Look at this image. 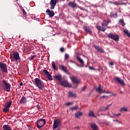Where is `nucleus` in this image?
<instances>
[{
    "instance_id": "57",
    "label": "nucleus",
    "mask_w": 130,
    "mask_h": 130,
    "mask_svg": "<svg viewBox=\"0 0 130 130\" xmlns=\"http://www.w3.org/2000/svg\"><path fill=\"white\" fill-rule=\"evenodd\" d=\"M78 67H80L81 66L77 65ZM81 67H83V66H81Z\"/></svg>"
},
{
    "instance_id": "38",
    "label": "nucleus",
    "mask_w": 130,
    "mask_h": 130,
    "mask_svg": "<svg viewBox=\"0 0 130 130\" xmlns=\"http://www.w3.org/2000/svg\"><path fill=\"white\" fill-rule=\"evenodd\" d=\"M43 72L44 73V74H45L46 76L48 75L49 74V72L47 70H46V69H44L43 70Z\"/></svg>"
},
{
    "instance_id": "44",
    "label": "nucleus",
    "mask_w": 130,
    "mask_h": 130,
    "mask_svg": "<svg viewBox=\"0 0 130 130\" xmlns=\"http://www.w3.org/2000/svg\"><path fill=\"white\" fill-rule=\"evenodd\" d=\"M121 115V113H119V114H114V116H120Z\"/></svg>"
},
{
    "instance_id": "39",
    "label": "nucleus",
    "mask_w": 130,
    "mask_h": 130,
    "mask_svg": "<svg viewBox=\"0 0 130 130\" xmlns=\"http://www.w3.org/2000/svg\"><path fill=\"white\" fill-rule=\"evenodd\" d=\"M73 104H74V103L69 102V103H66L65 105H66V106H70V105H73Z\"/></svg>"
},
{
    "instance_id": "12",
    "label": "nucleus",
    "mask_w": 130,
    "mask_h": 130,
    "mask_svg": "<svg viewBox=\"0 0 130 130\" xmlns=\"http://www.w3.org/2000/svg\"><path fill=\"white\" fill-rule=\"evenodd\" d=\"M103 87L101 84H100L98 87L96 88L95 91L96 92H98L99 94H102L104 90L103 89Z\"/></svg>"
},
{
    "instance_id": "32",
    "label": "nucleus",
    "mask_w": 130,
    "mask_h": 130,
    "mask_svg": "<svg viewBox=\"0 0 130 130\" xmlns=\"http://www.w3.org/2000/svg\"><path fill=\"white\" fill-rule=\"evenodd\" d=\"M76 59L77 60H78V61H79V62H80V63H81V64H84V60H83V59H82V58H81L79 57H77Z\"/></svg>"
},
{
    "instance_id": "31",
    "label": "nucleus",
    "mask_w": 130,
    "mask_h": 130,
    "mask_svg": "<svg viewBox=\"0 0 130 130\" xmlns=\"http://www.w3.org/2000/svg\"><path fill=\"white\" fill-rule=\"evenodd\" d=\"M120 111H124L125 112H127L128 111V109L127 107H124L120 109Z\"/></svg>"
},
{
    "instance_id": "50",
    "label": "nucleus",
    "mask_w": 130,
    "mask_h": 130,
    "mask_svg": "<svg viewBox=\"0 0 130 130\" xmlns=\"http://www.w3.org/2000/svg\"><path fill=\"white\" fill-rule=\"evenodd\" d=\"M109 64L110 66H114V63H113V62L111 61V62H110Z\"/></svg>"
},
{
    "instance_id": "30",
    "label": "nucleus",
    "mask_w": 130,
    "mask_h": 130,
    "mask_svg": "<svg viewBox=\"0 0 130 130\" xmlns=\"http://www.w3.org/2000/svg\"><path fill=\"white\" fill-rule=\"evenodd\" d=\"M88 115L91 117H96V116H95V114H94V112H93V111H90L89 112Z\"/></svg>"
},
{
    "instance_id": "18",
    "label": "nucleus",
    "mask_w": 130,
    "mask_h": 130,
    "mask_svg": "<svg viewBox=\"0 0 130 130\" xmlns=\"http://www.w3.org/2000/svg\"><path fill=\"white\" fill-rule=\"evenodd\" d=\"M54 79H56L57 81H59V83L61 81V79H62V77L60 75H55L53 77Z\"/></svg>"
},
{
    "instance_id": "58",
    "label": "nucleus",
    "mask_w": 130,
    "mask_h": 130,
    "mask_svg": "<svg viewBox=\"0 0 130 130\" xmlns=\"http://www.w3.org/2000/svg\"><path fill=\"white\" fill-rule=\"evenodd\" d=\"M110 4H113V3H112V2H110Z\"/></svg>"
},
{
    "instance_id": "7",
    "label": "nucleus",
    "mask_w": 130,
    "mask_h": 130,
    "mask_svg": "<svg viewBox=\"0 0 130 130\" xmlns=\"http://www.w3.org/2000/svg\"><path fill=\"white\" fill-rule=\"evenodd\" d=\"M70 79L72 82L73 83V84H80V83H81V81L79 80V79H78V77L77 76H71Z\"/></svg>"
},
{
    "instance_id": "48",
    "label": "nucleus",
    "mask_w": 130,
    "mask_h": 130,
    "mask_svg": "<svg viewBox=\"0 0 130 130\" xmlns=\"http://www.w3.org/2000/svg\"><path fill=\"white\" fill-rule=\"evenodd\" d=\"M113 121H114V122L116 121V122H118L119 123H121V122H120L119 120H113Z\"/></svg>"
},
{
    "instance_id": "45",
    "label": "nucleus",
    "mask_w": 130,
    "mask_h": 130,
    "mask_svg": "<svg viewBox=\"0 0 130 130\" xmlns=\"http://www.w3.org/2000/svg\"><path fill=\"white\" fill-rule=\"evenodd\" d=\"M86 88H87L86 86H84L83 88L81 89V92H84V91L86 90Z\"/></svg>"
},
{
    "instance_id": "27",
    "label": "nucleus",
    "mask_w": 130,
    "mask_h": 130,
    "mask_svg": "<svg viewBox=\"0 0 130 130\" xmlns=\"http://www.w3.org/2000/svg\"><path fill=\"white\" fill-rule=\"evenodd\" d=\"M52 69H53V70H54V71H56L58 70L57 67H56V66H55V62H54V61L52 62Z\"/></svg>"
},
{
    "instance_id": "1",
    "label": "nucleus",
    "mask_w": 130,
    "mask_h": 130,
    "mask_svg": "<svg viewBox=\"0 0 130 130\" xmlns=\"http://www.w3.org/2000/svg\"><path fill=\"white\" fill-rule=\"evenodd\" d=\"M35 83L40 90H43V88H44V83L40 79L36 78L35 79Z\"/></svg>"
},
{
    "instance_id": "28",
    "label": "nucleus",
    "mask_w": 130,
    "mask_h": 130,
    "mask_svg": "<svg viewBox=\"0 0 130 130\" xmlns=\"http://www.w3.org/2000/svg\"><path fill=\"white\" fill-rule=\"evenodd\" d=\"M119 24H120V25H121V26H122L123 27H124V26H125V23H124V21L123 20V19H120L119 21Z\"/></svg>"
},
{
    "instance_id": "40",
    "label": "nucleus",
    "mask_w": 130,
    "mask_h": 130,
    "mask_svg": "<svg viewBox=\"0 0 130 130\" xmlns=\"http://www.w3.org/2000/svg\"><path fill=\"white\" fill-rule=\"evenodd\" d=\"M77 109H78V106H76L71 108V110H72V111H74V110H77Z\"/></svg>"
},
{
    "instance_id": "60",
    "label": "nucleus",
    "mask_w": 130,
    "mask_h": 130,
    "mask_svg": "<svg viewBox=\"0 0 130 130\" xmlns=\"http://www.w3.org/2000/svg\"><path fill=\"white\" fill-rule=\"evenodd\" d=\"M19 38H21V36H19Z\"/></svg>"
},
{
    "instance_id": "3",
    "label": "nucleus",
    "mask_w": 130,
    "mask_h": 130,
    "mask_svg": "<svg viewBox=\"0 0 130 130\" xmlns=\"http://www.w3.org/2000/svg\"><path fill=\"white\" fill-rule=\"evenodd\" d=\"M107 37L114 40V41H119V36L117 34L113 35L112 32H110L107 35Z\"/></svg>"
},
{
    "instance_id": "29",
    "label": "nucleus",
    "mask_w": 130,
    "mask_h": 130,
    "mask_svg": "<svg viewBox=\"0 0 130 130\" xmlns=\"http://www.w3.org/2000/svg\"><path fill=\"white\" fill-rule=\"evenodd\" d=\"M9 111H10V108L5 106L4 108L3 109V112L7 113V112H9Z\"/></svg>"
},
{
    "instance_id": "9",
    "label": "nucleus",
    "mask_w": 130,
    "mask_h": 130,
    "mask_svg": "<svg viewBox=\"0 0 130 130\" xmlns=\"http://www.w3.org/2000/svg\"><path fill=\"white\" fill-rule=\"evenodd\" d=\"M60 126L61 125V123L60 121L59 120H54V124L53 125V129H55L56 127H58V126Z\"/></svg>"
},
{
    "instance_id": "41",
    "label": "nucleus",
    "mask_w": 130,
    "mask_h": 130,
    "mask_svg": "<svg viewBox=\"0 0 130 130\" xmlns=\"http://www.w3.org/2000/svg\"><path fill=\"white\" fill-rule=\"evenodd\" d=\"M22 12L23 13V17H26V15H27V13L25 12V10L22 9Z\"/></svg>"
},
{
    "instance_id": "35",
    "label": "nucleus",
    "mask_w": 130,
    "mask_h": 130,
    "mask_svg": "<svg viewBox=\"0 0 130 130\" xmlns=\"http://www.w3.org/2000/svg\"><path fill=\"white\" fill-rule=\"evenodd\" d=\"M12 105V101L8 102L7 105L5 106L6 107L10 108Z\"/></svg>"
},
{
    "instance_id": "64",
    "label": "nucleus",
    "mask_w": 130,
    "mask_h": 130,
    "mask_svg": "<svg viewBox=\"0 0 130 130\" xmlns=\"http://www.w3.org/2000/svg\"><path fill=\"white\" fill-rule=\"evenodd\" d=\"M78 86H77L75 88H77Z\"/></svg>"
},
{
    "instance_id": "43",
    "label": "nucleus",
    "mask_w": 130,
    "mask_h": 130,
    "mask_svg": "<svg viewBox=\"0 0 130 130\" xmlns=\"http://www.w3.org/2000/svg\"><path fill=\"white\" fill-rule=\"evenodd\" d=\"M103 93H105L106 94H111V92L110 91H103Z\"/></svg>"
},
{
    "instance_id": "20",
    "label": "nucleus",
    "mask_w": 130,
    "mask_h": 130,
    "mask_svg": "<svg viewBox=\"0 0 130 130\" xmlns=\"http://www.w3.org/2000/svg\"><path fill=\"white\" fill-rule=\"evenodd\" d=\"M69 7H70V8H76L77 7V4L75 3V2H70L68 4Z\"/></svg>"
},
{
    "instance_id": "13",
    "label": "nucleus",
    "mask_w": 130,
    "mask_h": 130,
    "mask_svg": "<svg viewBox=\"0 0 130 130\" xmlns=\"http://www.w3.org/2000/svg\"><path fill=\"white\" fill-rule=\"evenodd\" d=\"M56 5V0H51L50 1V7L51 10H53L55 8Z\"/></svg>"
},
{
    "instance_id": "25",
    "label": "nucleus",
    "mask_w": 130,
    "mask_h": 130,
    "mask_svg": "<svg viewBox=\"0 0 130 130\" xmlns=\"http://www.w3.org/2000/svg\"><path fill=\"white\" fill-rule=\"evenodd\" d=\"M82 115H83V112H78L77 113H76L75 114V117L76 118H80V117H81V116H82Z\"/></svg>"
},
{
    "instance_id": "34",
    "label": "nucleus",
    "mask_w": 130,
    "mask_h": 130,
    "mask_svg": "<svg viewBox=\"0 0 130 130\" xmlns=\"http://www.w3.org/2000/svg\"><path fill=\"white\" fill-rule=\"evenodd\" d=\"M46 77L48 79L49 81H52L53 80V79L52 78V76H51L50 74H48Z\"/></svg>"
},
{
    "instance_id": "61",
    "label": "nucleus",
    "mask_w": 130,
    "mask_h": 130,
    "mask_svg": "<svg viewBox=\"0 0 130 130\" xmlns=\"http://www.w3.org/2000/svg\"><path fill=\"white\" fill-rule=\"evenodd\" d=\"M120 93H122V91H120Z\"/></svg>"
},
{
    "instance_id": "19",
    "label": "nucleus",
    "mask_w": 130,
    "mask_h": 130,
    "mask_svg": "<svg viewBox=\"0 0 130 130\" xmlns=\"http://www.w3.org/2000/svg\"><path fill=\"white\" fill-rule=\"evenodd\" d=\"M94 48H95L96 50H97L98 52H101V53H103V52H104V51L102 50V49L101 48V47L99 46H94Z\"/></svg>"
},
{
    "instance_id": "56",
    "label": "nucleus",
    "mask_w": 130,
    "mask_h": 130,
    "mask_svg": "<svg viewBox=\"0 0 130 130\" xmlns=\"http://www.w3.org/2000/svg\"><path fill=\"white\" fill-rule=\"evenodd\" d=\"M107 28H111V27L108 26Z\"/></svg>"
},
{
    "instance_id": "4",
    "label": "nucleus",
    "mask_w": 130,
    "mask_h": 130,
    "mask_svg": "<svg viewBox=\"0 0 130 130\" xmlns=\"http://www.w3.org/2000/svg\"><path fill=\"white\" fill-rule=\"evenodd\" d=\"M2 85L5 88V90L7 92H10V91H11V85L7 83V80L3 79L2 81Z\"/></svg>"
},
{
    "instance_id": "21",
    "label": "nucleus",
    "mask_w": 130,
    "mask_h": 130,
    "mask_svg": "<svg viewBox=\"0 0 130 130\" xmlns=\"http://www.w3.org/2000/svg\"><path fill=\"white\" fill-rule=\"evenodd\" d=\"M26 101H27V99H26V97L22 96L19 102L20 104H25Z\"/></svg>"
},
{
    "instance_id": "63",
    "label": "nucleus",
    "mask_w": 130,
    "mask_h": 130,
    "mask_svg": "<svg viewBox=\"0 0 130 130\" xmlns=\"http://www.w3.org/2000/svg\"><path fill=\"white\" fill-rule=\"evenodd\" d=\"M93 7H95V8H96V6H95V5Z\"/></svg>"
},
{
    "instance_id": "23",
    "label": "nucleus",
    "mask_w": 130,
    "mask_h": 130,
    "mask_svg": "<svg viewBox=\"0 0 130 130\" xmlns=\"http://www.w3.org/2000/svg\"><path fill=\"white\" fill-rule=\"evenodd\" d=\"M69 97H71L72 98H75V97H77V93H74L72 91H69Z\"/></svg>"
},
{
    "instance_id": "24",
    "label": "nucleus",
    "mask_w": 130,
    "mask_h": 130,
    "mask_svg": "<svg viewBox=\"0 0 130 130\" xmlns=\"http://www.w3.org/2000/svg\"><path fill=\"white\" fill-rule=\"evenodd\" d=\"M96 28L98 29V30H100V31H102L103 32H105L106 30V28L103 26H96Z\"/></svg>"
},
{
    "instance_id": "47",
    "label": "nucleus",
    "mask_w": 130,
    "mask_h": 130,
    "mask_svg": "<svg viewBox=\"0 0 130 130\" xmlns=\"http://www.w3.org/2000/svg\"><path fill=\"white\" fill-rule=\"evenodd\" d=\"M112 104H111L110 105H108L106 108L105 109V110H108V108H109V107H110V106Z\"/></svg>"
},
{
    "instance_id": "33",
    "label": "nucleus",
    "mask_w": 130,
    "mask_h": 130,
    "mask_svg": "<svg viewBox=\"0 0 130 130\" xmlns=\"http://www.w3.org/2000/svg\"><path fill=\"white\" fill-rule=\"evenodd\" d=\"M123 32L126 34V35H127V36H128V37H130V33L127 29H124Z\"/></svg>"
},
{
    "instance_id": "59",
    "label": "nucleus",
    "mask_w": 130,
    "mask_h": 130,
    "mask_svg": "<svg viewBox=\"0 0 130 130\" xmlns=\"http://www.w3.org/2000/svg\"><path fill=\"white\" fill-rule=\"evenodd\" d=\"M76 128H79V127H76Z\"/></svg>"
},
{
    "instance_id": "36",
    "label": "nucleus",
    "mask_w": 130,
    "mask_h": 130,
    "mask_svg": "<svg viewBox=\"0 0 130 130\" xmlns=\"http://www.w3.org/2000/svg\"><path fill=\"white\" fill-rule=\"evenodd\" d=\"M35 57H36V55H34L31 56V57H29L28 58V59H29V60H33V59H34Z\"/></svg>"
},
{
    "instance_id": "15",
    "label": "nucleus",
    "mask_w": 130,
    "mask_h": 130,
    "mask_svg": "<svg viewBox=\"0 0 130 130\" xmlns=\"http://www.w3.org/2000/svg\"><path fill=\"white\" fill-rule=\"evenodd\" d=\"M46 12L47 14H48L49 17H53V16H54V12L52 10L47 9Z\"/></svg>"
},
{
    "instance_id": "53",
    "label": "nucleus",
    "mask_w": 130,
    "mask_h": 130,
    "mask_svg": "<svg viewBox=\"0 0 130 130\" xmlns=\"http://www.w3.org/2000/svg\"><path fill=\"white\" fill-rule=\"evenodd\" d=\"M112 96H116V93H114L112 94Z\"/></svg>"
},
{
    "instance_id": "16",
    "label": "nucleus",
    "mask_w": 130,
    "mask_h": 130,
    "mask_svg": "<svg viewBox=\"0 0 130 130\" xmlns=\"http://www.w3.org/2000/svg\"><path fill=\"white\" fill-rule=\"evenodd\" d=\"M83 29L85 31V32H87V33H92V31L91 30V29L90 27L88 26H84Z\"/></svg>"
},
{
    "instance_id": "10",
    "label": "nucleus",
    "mask_w": 130,
    "mask_h": 130,
    "mask_svg": "<svg viewBox=\"0 0 130 130\" xmlns=\"http://www.w3.org/2000/svg\"><path fill=\"white\" fill-rule=\"evenodd\" d=\"M114 80L116 81L118 84H120L121 85H122V86H124V85H125L123 80L121 79V78L118 77H115Z\"/></svg>"
},
{
    "instance_id": "26",
    "label": "nucleus",
    "mask_w": 130,
    "mask_h": 130,
    "mask_svg": "<svg viewBox=\"0 0 130 130\" xmlns=\"http://www.w3.org/2000/svg\"><path fill=\"white\" fill-rule=\"evenodd\" d=\"M111 18H117V13L116 12H111L110 14Z\"/></svg>"
},
{
    "instance_id": "2",
    "label": "nucleus",
    "mask_w": 130,
    "mask_h": 130,
    "mask_svg": "<svg viewBox=\"0 0 130 130\" xmlns=\"http://www.w3.org/2000/svg\"><path fill=\"white\" fill-rule=\"evenodd\" d=\"M10 59L11 61H18V60H20V55L19 54V52L15 51L13 52V54L10 55Z\"/></svg>"
},
{
    "instance_id": "51",
    "label": "nucleus",
    "mask_w": 130,
    "mask_h": 130,
    "mask_svg": "<svg viewBox=\"0 0 130 130\" xmlns=\"http://www.w3.org/2000/svg\"><path fill=\"white\" fill-rule=\"evenodd\" d=\"M79 9H80V10H83V8H82V7H80V6H78L77 7Z\"/></svg>"
},
{
    "instance_id": "8",
    "label": "nucleus",
    "mask_w": 130,
    "mask_h": 130,
    "mask_svg": "<svg viewBox=\"0 0 130 130\" xmlns=\"http://www.w3.org/2000/svg\"><path fill=\"white\" fill-rule=\"evenodd\" d=\"M60 86H63V87H69V88H72V84H69L68 83L67 81H60Z\"/></svg>"
},
{
    "instance_id": "11",
    "label": "nucleus",
    "mask_w": 130,
    "mask_h": 130,
    "mask_svg": "<svg viewBox=\"0 0 130 130\" xmlns=\"http://www.w3.org/2000/svg\"><path fill=\"white\" fill-rule=\"evenodd\" d=\"M59 70H61V71H63V72H64L68 75H70V72H69V71L68 70V69L64 66L59 65Z\"/></svg>"
},
{
    "instance_id": "37",
    "label": "nucleus",
    "mask_w": 130,
    "mask_h": 130,
    "mask_svg": "<svg viewBox=\"0 0 130 130\" xmlns=\"http://www.w3.org/2000/svg\"><path fill=\"white\" fill-rule=\"evenodd\" d=\"M89 70H92L93 71H100V69H95L93 68V67H90L89 68Z\"/></svg>"
},
{
    "instance_id": "5",
    "label": "nucleus",
    "mask_w": 130,
    "mask_h": 130,
    "mask_svg": "<svg viewBox=\"0 0 130 130\" xmlns=\"http://www.w3.org/2000/svg\"><path fill=\"white\" fill-rule=\"evenodd\" d=\"M45 119H40L39 120H38L37 121V127L39 129L41 128V127L45 124Z\"/></svg>"
},
{
    "instance_id": "6",
    "label": "nucleus",
    "mask_w": 130,
    "mask_h": 130,
    "mask_svg": "<svg viewBox=\"0 0 130 130\" xmlns=\"http://www.w3.org/2000/svg\"><path fill=\"white\" fill-rule=\"evenodd\" d=\"M0 68L1 69V71L3 73H8V67H7V64L1 62Z\"/></svg>"
},
{
    "instance_id": "42",
    "label": "nucleus",
    "mask_w": 130,
    "mask_h": 130,
    "mask_svg": "<svg viewBox=\"0 0 130 130\" xmlns=\"http://www.w3.org/2000/svg\"><path fill=\"white\" fill-rule=\"evenodd\" d=\"M65 58L66 59H69V58H70V55H69V54H65Z\"/></svg>"
},
{
    "instance_id": "49",
    "label": "nucleus",
    "mask_w": 130,
    "mask_h": 130,
    "mask_svg": "<svg viewBox=\"0 0 130 130\" xmlns=\"http://www.w3.org/2000/svg\"><path fill=\"white\" fill-rule=\"evenodd\" d=\"M113 4H114V5H115L116 6H118V5H119V3H118L116 2H114V3H113Z\"/></svg>"
},
{
    "instance_id": "54",
    "label": "nucleus",
    "mask_w": 130,
    "mask_h": 130,
    "mask_svg": "<svg viewBox=\"0 0 130 130\" xmlns=\"http://www.w3.org/2000/svg\"><path fill=\"white\" fill-rule=\"evenodd\" d=\"M19 85L20 86H23V83H20Z\"/></svg>"
},
{
    "instance_id": "46",
    "label": "nucleus",
    "mask_w": 130,
    "mask_h": 130,
    "mask_svg": "<svg viewBox=\"0 0 130 130\" xmlns=\"http://www.w3.org/2000/svg\"><path fill=\"white\" fill-rule=\"evenodd\" d=\"M60 50L61 52H64L65 50H64V48L62 47L60 49Z\"/></svg>"
},
{
    "instance_id": "55",
    "label": "nucleus",
    "mask_w": 130,
    "mask_h": 130,
    "mask_svg": "<svg viewBox=\"0 0 130 130\" xmlns=\"http://www.w3.org/2000/svg\"><path fill=\"white\" fill-rule=\"evenodd\" d=\"M70 62H73V63H75V61H73V60H71Z\"/></svg>"
},
{
    "instance_id": "22",
    "label": "nucleus",
    "mask_w": 130,
    "mask_h": 130,
    "mask_svg": "<svg viewBox=\"0 0 130 130\" xmlns=\"http://www.w3.org/2000/svg\"><path fill=\"white\" fill-rule=\"evenodd\" d=\"M3 130H12V128L11 127V126L8 124L4 125L3 126Z\"/></svg>"
},
{
    "instance_id": "14",
    "label": "nucleus",
    "mask_w": 130,
    "mask_h": 130,
    "mask_svg": "<svg viewBox=\"0 0 130 130\" xmlns=\"http://www.w3.org/2000/svg\"><path fill=\"white\" fill-rule=\"evenodd\" d=\"M111 22V19H107V21L106 20H104L103 22L102 23L101 25L103 26H105V27H107V26H108V24H109V23Z\"/></svg>"
},
{
    "instance_id": "62",
    "label": "nucleus",
    "mask_w": 130,
    "mask_h": 130,
    "mask_svg": "<svg viewBox=\"0 0 130 130\" xmlns=\"http://www.w3.org/2000/svg\"><path fill=\"white\" fill-rule=\"evenodd\" d=\"M38 109H39V108H40L39 107H38Z\"/></svg>"
},
{
    "instance_id": "52",
    "label": "nucleus",
    "mask_w": 130,
    "mask_h": 130,
    "mask_svg": "<svg viewBox=\"0 0 130 130\" xmlns=\"http://www.w3.org/2000/svg\"><path fill=\"white\" fill-rule=\"evenodd\" d=\"M102 98H106V96H105V95H103V96H102Z\"/></svg>"
},
{
    "instance_id": "17",
    "label": "nucleus",
    "mask_w": 130,
    "mask_h": 130,
    "mask_svg": "<svg viewBox=\"0 0 130 130\" xmlns=\"http://www.w3.org/2000/svg\"><path fill=\"white\" fill-rule=\"evenodd\" d=\"M90 126L93 130H98V126L95 123H91Z\"/></svg>"
}]
</instances>
